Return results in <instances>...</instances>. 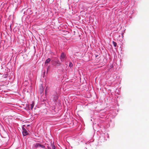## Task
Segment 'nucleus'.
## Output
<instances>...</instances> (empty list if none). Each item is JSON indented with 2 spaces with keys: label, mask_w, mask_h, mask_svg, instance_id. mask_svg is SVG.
Wrapping results in <instances>:
<instances>
[{
  "label": "nucleus",
  "mask_w": 149,
  "mask_h": 149,
  "mask_svg": "<svg viewBox=\"0 0 149 149\" xmlns=\"http://www.w3.org/2000/svg\"><path fill=\"white\" fill-rule=\"evenodd\" d=\"M22 133L24 136H26L28 134V132L24 128H22Z\"/></svg>",
  "instance_id": "nucleus-1"
},
{
  "label": "nucleus",
  "mask_w": 149,
  "mask_h": 149,
  "mask_svg": "<svg viewBox=\"0 0 149 149\" xmlns=\"http://www.w3.org/2000/svg\"><path fill=\"white\" fill-rule=\"evenodd\" d=\"M65 56V55L63 53L61 54L60 56V59L61 61H64Z\"/></svg>",
  "instance_id": "nucleus-2"
},
{
  "label": "nucleus",
  "mask_w": 149,
  "mask_h": 149,
  "mask_svg": "<svg viewBox=\"0 0 149 149\" xmlns=\"http://www.w3.org/2000/svg\"><path fill=\"white\" fill-rule=\"evenodd\" d=\"M53 64L56 66H58L61 65V63L59 61H55Z\"/></svg>",
  "instance_id": "nucleus-3"
},
{
  "label": "nucleus",
  "mask_w": 149,
  "mask_h": 149,
  "mask_svg": "<svg viewBox=\"0 0 149 149\" xmlns=\"http://www.w3.org/2000/svg\"><path fill=\"white\" fill-rule=\"evenodd\" d=\"M39 147H41L43 149H45V146L43 145H42L40 144L39 143Z\"/></svg>",
  "instance_id": "nucleus-4"
},
{
  "label": "nucleus",
  "mask_w": 149,
  "mask_h": 149,
  "mask_svg": "<svg viewBox=\"0 0 149 149\" xmlns=\"http://www.w3.org/2000/svg\"><path fill=\"white\" fill-rule=\"evenodd\" d=\"M39 147H41L43 149H45V146L43 145H42L40 144L39 143Z\"/></svg>",
  "instance_id": "nucleus-5"
},
{
  "label": "nucleus",
  "mask_w": 149,
  "mask_h": 149,
  "mask_svg": "<svg viewBox=\"0 0 149 149\" xmlns=\"http://www.w3.org/2000/svg\"><path fill=\"white\" fill-rule=\"evenodd\" d=\"M51 61V59L50 58H48L47 59L45 62V63H47Z\"/></svg>",
  "instance_id": "nucleus-6"
},
{
  "label": "nucleus",
  "mask_w": 149,
  "mask_h": 149,
  "mask_svg": "<svg viewBox=\"0 0 149 149\" xmlns=\"http://www.w3.org/2000/svg\"><path fill=\"white\" fill-rule=\"evenodd\" d=\"M34 147L36 148H37L39 147V143H36L34 144Z\"/></svg>",
  "instance_id": "nucleus-7"
},
{
  "label": "nucleus",
  "mask_w": 149,
  "mask_h": 149,
  "mask_svg": "<svg viewBox=\"0 0 149 149\" xmlns=\"http://www.w3.org/2000/svg\"><path fill=\"white\" fill-rule=\"evenodd\" d=\"M34 102H33L32 103V104H31V109H33V108L34 106Z\"/></svg>",
  "instance_id": "nucleus-8"
},
{
  "label": "nucleus",
  "mask_w": 149,
  "mask_h": 149,
  "mask_svg": "<svg viewBox=\"0 0 149 149\" xmlns=\"http://www.w3.org/2000/svg\"><path fill=\"white\" fill-rule=\"evenodd\" d=\"M51 146L52 149H56L55 146L53 144L51 143Z\"/></svg>",
  "instance_id": "nucleus-9"
},
{
  "label": "nucleus",
  "mask_w": 149,
  "mask_h": 149,
  "mask_svg": "<svg viewBox=\"0 0 149 149\" xmlns=\"http://www.w3.org/2000/svg\"><path fill=\"white\" fill-rule=\"evenodd\" d=\"M112 42L113 43V45L115 47H116V45H117V43H116V42L113 41Z\"/></svg>",
  "instance_id": "nucleus-10"
},
{
  "label": "nucleus",
  "mask_w": 149,
  "mask_h": 149,
  "mask_svg": "<svg viewBox=\"0 0 149 149\" xmlns=\"http://www.w3.org/2000/svg\"><path fill=\"white\" fill-rule=\"evenodd\" d=\"M69 66L71 68L72 66V64L70 62L69 63Z\"/></svg>",
  "instance_id": "nucleus-11"
},
{
  "label": "nucleus",
  "mask_w": 149,
  "mask_h": 149,
  "mask_svg": "<svg viewBox=\"0 0 149 149\" xmlns=\"http://www.w3.org/2000/svg\"><path fill=\"white\" fill-rule=\"evenodd\" d=\"M98 56V55H96V56H95V57L96 58V57H97Z\"/></svg>",
  "instance_id": "nucleus-12"
}]
</instances>
